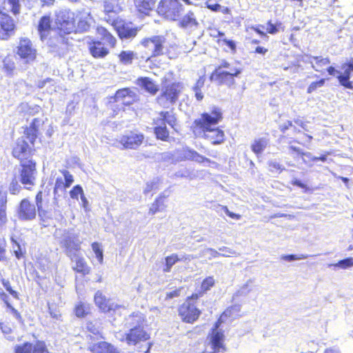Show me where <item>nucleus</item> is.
<instances>
[{"mask_svg": "<svg viewBox=\"0 0 353 353\" xmlns=\"http://www.w3.org/2000/svg\"><path fill=\"white\" fill-rule=\"evenodd\" d=\"M222 119V112L217 108L210 112L203 113L193 122V133L197 137L207 139L213 145L221 144L225 139V134L216 125Z\"/></svg>", "mask_w": 353, "mask_h": 353, "instance_id": "f257e3e1", "label": "nucleus"}, {"mask_svg": "<svg viewBox=\"0 0 353 353\" xmlns=\"http://www.w3.org/2000/svg\"><path fill=\"white\" fill-rule=\"evenodd\" d=\"M54 237L68 256H74V253L79 252L81 241L74 229L57 228L54 232Z\"/></svg>", "mask_w": 353, "mask_h": 353, "instance_id": "f03ea898", "label": "nucleus"}, {"mask_svg": "<svg viewBox=\"0 0 353 353\" xmlns=\"http://www.w3.org/2000/svg\"><path fill=\"white\" fill-rule=\"evenodd\" d=\"M241 72L242 68L239 63L222 60L213 72L212 77H216L221 83L232 85L234 83V78L238 77Z\"/></svg>", "mask_w": 353, "mask_h": 353, "instance_id": "7ed1b4c3", "label": "nucleus"}, {"mask_svg": "<svg viewBox=\"0 0 353 353\" xmlns=\"http://www.w3.org/2000/svg\"><path fill=\"white\" fill-rule=\"evenodd\" d=\"M183 6L178 0H161L157 12L168 20H176L183 12Z\"/></svg>", "mask_w": 353, "mask_h": 353, "instance_id": "20e7f679", "label": "nucleus"}, {"mask_svg": "<svg viewBox=\"0 0 353 353\" xmlns=\"http://www.w3.org/2000/svg\"><path fill=\"white\" fill-rule=\"evenodd\" d=\"M165 38L163 36H152L143 39L141 43L147 50L148 56L142 57L149 60L151 57H157L164 53Z\"/></svg>", "mask_w": 353, "mask_h": 353, "instance_id": "39448f33", "label": "nucleus"}, {"mask_svg": "<svg viewBox=\"0 0 353 353\" xmlns=\"http://www.w3.org/2000/svg\"><path fill=\"white\" fill-rule=\"evenodd\" d=\"M181 90L182 85L179 83L168 85L158 97V103L164 108H169L178 100L179 95Z\"/></svg>", "mask_w": 353, "mask_h": 353, "instance_id": "423d86ee", "label": "nucleus"}, {"mask_svg": "<svg viewBox=\"0 0 353 353\" xmlns=\"http://www.w3.org/2000/svg\"><path fill=\"white\" fill-rule=\"evenodd\" d=\"M20 181L26 189H30L35 183L37 170L35 163L32 160L21 163Z\"/></svg>", "mask_w": 353, "mask_h": 353, "instance_id": "0eeeda50", "label": "nucleus"}, {"mask_svg": "<svg viewBox=\"0 0 353 353\" xmlns=\"http://www.w3.org/2000/svg\"><path fill=\"white\" fill-rule=\"evenodd\" d=\"M223 341V332L219 329V324L216 323L210 334V342L203 353H223L225 351Z\"/></svg>", "mask_w": 353, "mask_h": 353, "instance_id": "6e6552de", "label": "nucleus"}, {"mask_svg": "<svg viewBox=\"0 0 353 353\" xmlns=\"http://www.w3.org/2000/svg\"><path fill=\"white\" fill-rule=\"evenodd\" d=\"M94 302L97 307L103 312L110 316L120 314L124 307L114 303L111 299H107L101 291H97L94 295Z\"/></svg>", "mask_w": 353, "mask_h": 353, "instance_id": "1a4fd4ad", "label": "nucleus"}, {"mask_svg": "<svg viewBox=\"0 0 353 353\" xmlns=\"http://www.w3.org/2000/svg\"><path fill=\"white\" fill-rule=\"evenodd\" d=\"M94 302L97 307L103 312L110 316L120 314L124 307L114 303L111 299H107L101 291H97L94 295Z\"/></svg>", "mask_w": 353, "mask_h": 353, "instance_id": "9d476101", "label": "nucleus"}, {"mask_svg": "<svg viewBox=\"0 0 353 353\" xmlns=\"http://www.w3.org/2000/svg\"><path fill=\"white\" fill-rule=\"evenodd\" d=\"M17 54L24 60L26 63H30L36 59L37 51L29 39L22 38L17 48Z\"/></svg>", "mask_w": 353, "mask_h": 353, "instance_id": "9b49d317", "label": "nucleus"}, {"mask_svg": "<svg viewBox=\"0 0 353 353\" xmlns=\"http://www.w3.org/2000/svg\"><path fill=\"white\" fill-rule=\"evenodd\" d=\"M61 176L56 178L54 187V200L57 201L60 196L64 194L65 190L74 182L72 174L67 170H60Z\"/></svg>", "mask_w": 353, "mask_h": 353, "instance_id": "f8f14e48", "label": "nucleus"}, {"mask_svg": "<svg viewBox=\"0 0 353 353\" xmlns=\"http://www.w3.org/2000/svg\"><path fill=\"white\" fill-rule=\"evenodd\" d=\"M112 24L117 30L119 37L121 39H131L134 38L139 29L131 22H125L121 20H112Z\"/></svg>", "mask_w": 353, "mask_h": 353, "instance_id": "ddd939ff", "label": "nucleus"}, {"mask_svg": "<svg viewBox=\"0 0 353 353\" xmlns=\"http://www.w3.org/2000/svg\"><path fill=\"white\" fill-rule=\"evenodd\" d=\"M116 337L121 341L124 339L128 345H136L141 341H146L149 339V334L143 330V328L132 329L129 333L123 334L118 332Z\"/></svg>", "mask_w": 353, "mask_h": 353, "instance_id": "4468645a", "label": "nucleus"}, {"mask_svg": "<svg viewBox=\"0 0 353 353\" xmlns=\"http://www.w3.org/2000/svg\"><path fill=\"white\" fill-rule=\"evenodd\" d=\"M57 23L59 28L65 33L71 32L75 28L74 14L70 10L59 11L57 15Z\"/></svg>", "mask_w": 353, "mask_h": 353, "instance_id": "2eb2a0df", "label": "nucleus"}, {"mask_svg": "<svg viewBox=\"0 0 353 353\" xmlns=\"http://www.w3.org/2000/svg\"><path fill=\"white\" fill-rule=\"evenodd\" d=\"M200 310L190 301L183 303L179 309V314L186 323H192L200 315Z\"/></svg>", "mask_w": 353, "mask_h": 353, "instance_id": "dca6fc26", "label": "nucleus"}, {"mask_svg": "<svg viewBox=\"0 0 353 353\" xmlns=\"http://www.w3.org/2000/svg\"><path fill=\"white\" fill-rule=\"evenodd\" d=\"M143 135L137 131L126 132L120 139V143L125 148L129 149L137 148L143 142Z\"/></svg>", "mask_w": 353, "mask_h": 353, "instance_id": "f3484780", "label": "nucleus"}, {"mask_svg": "<svg viewBox=\"0 0 353 353\" xmlns=\"http://www.w3.org/2000/svg\"><path fill=\"white\" fill-rule=\"evenodd\" d=\"M17 214L20 220L32 221L36 217L37 210L34 204L25 199L21 201Z\"/></svg>", "mask_w": 353, "mask_h": 353, "instance_id": "a211bd4d", "label": "nucleus"}, {"mask_svg": "<svg viewBox=\"0 0 353 353\" xmlns=\"http://www.w3.org/2000/svg\"><path fill=\"white\" fill-rule=\"evenodd\" d=\"M30 152L31 148L23 137L17 139L16 145L12 150V154L15 158L19 159L21 163L22 161H29L28 158Z\"/></svg>", "mask_w": 353, "mask_h": 353, "instance_id": "6ab92c4d", "label": "nucleus"}, {"mask_svg": "<svg viewBox=\"0 0 353 353\" xmlns=\"http://www.w3.org/2000/svg\"><path fill=\"white\" fill-rule=\"evenodd\" d=\"M341 68L343 70V73L342 74L340 72V74L337 76V79L342 85L353 90V81L349 80L350 74L353 72V59L343 63Z\"/></svg>", "mask_w": 353, "mask_h": 353, "instance_id": "aec40b11", "label": "nucleus"}, {"mask_svg": "<svg viewBox=\"0 0 353 353\" xmlns=\"http://www.w3.org/2000/svg\"><path fill=\"white\" fill-rule=\"evenodd\" d=\"M73 263L72 269L83 275L88 274L90 272V268L87 264L85 259L79 254V252L74 253V256H68Z\"/></svg>", "mask_w": 353, "mask_h": 353, "instance_id": "412c9836", "label": "nucleus"}, {"mask_svg": "<svg viewBox=\"0 0 353 353\" xmlns=\"http://www.w3.org/2000/svg\"><path fill=\"white\" fill-rule=\"evenodd\" d=\"M77 23V28L82 32L87 31L93 22L90 13L86 10L79 11L75 18V23Z\"/></svg>", "mask_w": 353, "mask_h": 353, "instance_id": "4be33fe9", "label": "nucleus"}, {"mask_svg": "<svg viewBox=\"0 0 353 353\" xmlns=\"http://www.w3.org/2000/svg\"><path fill=\"white\" fill-rule=\"evenodd\" d=\"M104 12L108 15L109 19H105L108 21H112L117 13L121 10L119 0H105Z\"/></svg>", "mask_w": 353, "mask_h": 353, "instance_id": "5701e85b", "label": "nucleus"}, {"mask_svg": "<svg viewBox=\"0 0 353 353\" xmlns=\"http://www.w3.org/2000/svg\"><path fill=\"white\" fill-rule=\"evenodd\" d=\"M144 318L141 313H133L126 319L125 327L130 330L132 329L143 328Z\"/></svg>", "mask_w": 353, "mask_h": 353, "instance_id": "b1692460", "label": "nucleus"}, {"mask_svg": "<svg viewBox=\"0 0 353 353\" xmlns=\"http://www.w3.org/2000/svg\"><path fill=\"white\" fill-rule=\"evenodd\" d=\"M179 25L183 28L188 30H194L198 27L199 23L194 12L189 11L179 21Z\"/></svg>", "mask_w": 353, "mask_h": 353, "instance_id": "393cba45", "label": "nucleus"}, {"mask_svg": "<svg viewBox=\"0 0 353 353\" xmlns=\"http://www.w3.org/2000/svg\"><path fill=\"white\" fill-rule=\"evenodd\" d=\"M0 26L2 30L7 32L12 33L15 28L14 20L11 17L6 14L3 13V10L0 9Z\"/></svg>", "mask_w": 353, "mask_h": 353, "instance_id": "a878e982", "label": "nucleus"}, {"mask_svg": "<svg viewBox=\"0 0 353 353\" xmlns=\"http://www.w3.org/2000/svg\"><path fill=\"white\" fill-rule=\"evenodd\" d=\"M89 350L92 353H118L112 345L103 341L90 345Z\"/></svg>", "mask_w": 353, "mask_h": 353, "instance_id": "bb28decb", "label": "nucleus"}, {"mask_svg": "<svg viewBox=\"0 0 353 353\" xmlns=\"http://www.w3.org/2000/svg\"><path fill=\"white\" fill-rule=\"evenodd\" d=\"M307 61L310 63L312 68L317 72H322L323 68L330 63L327 57L324 58L323 57L312 56H310Z\"/></svg>", "mask_w": 353, "mask_h": 353, "instance_id": "cd10ccee", "label": "nucleus"}, {"mask_svg": "<svg viewBox=\"0 0 353 353\" xmlns=\"http://www.w3.org/2000/svg\"><path fill=\"white\" fill-rule=\"evenodd\" d=\"M90 51L95 58H103L108 54V50L101 41H94L90 44Z\"/></svg>", "mask_w": 353, "mask_h": 353, "instance_id": "c85d7f7f", "label": "nucleus"}, {"mask_svg": "<svg viewBox=\"0 0 353 353\" xmlns=\"http://www.w3.org/2000/svg\"><path fill=\"white\" fill-rule=\"evenodd\" d=\"M185 157L187 159L192 160L200 163H206L208 164V165H210V164H216L215 162L211 161L209 159L205 158V157L199 154L196 151L190 149H187L185 150Z\"/></svg>", "mask_w": 353, "mask_h": 353, "instance_id": "c756f323", "label": "nucleus"}, {"mask_svg": "<svg viewBox=\"0 0 353 353\" xmlns=\"http://www.w3.org/2000/svg\"><path fill=\"white\" fill-rule=\"evenodd\" d=\"M269 145V139L265 137L254 140L251 145V149L256 155L261 154Z\"/></svg>", "mask_w": 353, "mask_h": 353, "instance_id": "7c9ffc66", "label": "nucleus"}, {"mask_svg": "<svg viewBox=\"0 0 353 353\" xmlns=\"http://www.w3.org/2000/svg\"><path fill=\"white\" fill-rule=\"evenodd\" d=\"M6 204L7 192L0 190V226L7 222Z\"/></svg>", "mask_w": 353, "mask_h": 353, "instance_id": "2f4dec72", "label": "nucleus"}, {"mask_svg": "<svg viewBox=\"0 0 353 353\" xmlns=\"http://www.w3.org/2000/svg\"><path fill=\"white\" fill-rule=\"evenodd\" d=\"M51 28V20L49 16H44L41 17L39 21L38 26V30L40 34V37L41 40H43L44 38L47 36V33L50 30Z\"/></svg>", "mask_w": 353, "mask_h": 353, "instance_id": "473e14b6", "label": "nucleus"}, {"mask_svg": "<svg viewBox=\"0 0 353 353\" xmlns=\"http://www.w3.org/2000/svg\"><path fill=\"white\" fill-rule=\"evenodd\" d=\"M157 0H135V6L140 12L147 14L155 5Z\"/></svg>", "mask_w": 353, "mask_h": 353, "instance_id": "72a5a7b5", "label": "nucleus"}, {"mask_svg": "<svg viewBox=\"0 0 353 353\" xmlns=\"http://www.w3.org/2000/svg\"><path fill=\"white\" fill-rule=\"evenodd\" d=\"M21 4L19 0H4L3 3V10L11 12L17 14L20 12Z\"/></svg>", "mask_w": 353, "mask_h": 353, "instance_id": "f704fd0d", "label": "nucleus"}, {"mask_svg": "<svg viewBox=\"0 0 353 353\" xmlns=\"http://www.w3.org/2000/svg\"><path fill=\"white\" fill-rule=\"evenodd\" d=\"M157 122H161L163 125L168 124L172 128H174L176 123V118L172 112H161L159 117L157 119Z\"/></svg>", "mask_w": 353, "mask_h": 353, "instance_id": "c9c22d12", "label": "nucleus"}, {"mask_svg": "<svg viewBox=\"0 0 353 353\" xmlns=\"http://www.w3.org/2000/svg\"><path fill=\"white\" fill-rule=\"evenodd\" d=\"M3 70L8 76H12L16 68L14 59L11 56L6 57L3 60Z\"/></svg>", "mask_w": 353, "mask_h": 353, "instance_id": "e433bc0d", "label": "nucleus"}, {"mask_svg": "<svg viewBox=\"0 0 353 353\" xmlns=\"http://www.w3.org/2000/svg\"><path fill=\"white\" fill-rule=\"evenodd\" d=\"M119 61L124 65H130L134 59H137V54L131 50H123L118 56Z\"/></svg>", "mask_w": 353, "mask_h": 353, "instance_id": "4c0bfd02", "label": "nucleus"}, {"mask_svg": "<svg viewBox=\"0 0 353 353\" xmlns=\"http://www.w3.org/2000/svg\"><path fill=\"white\" fill-rule=\"evenodd\" d=\"M139 85L151 94L158 91V86L148 77L141 78L139 80Z\"/></svg>", "mask_w": 353, "mask_h": 353, "instance_id": "58836bf2", "label": "nucleus"}, {"mask_svg": "<svg viewBox=\"0 0 353 353\" xmlns=\"http://www.w3.org/2000/svg\"><path fill=\"white\" fill-rule=\"evenodd\" d=\"M156 125L157 126L154 128V132L157 137L163 141L166 140L169 136V132L167 130L166 125L162 124L159 121L157 122V120H156Z\"/></svg>", "mask_w": 353, "mask_h": 353, "instance_id": "ea45409f", "label": "nucleus"}, {"mask_svg": "<svg viewBox=\"0 0 353 353\" xmlns=\"http://www.w3.org/2000/svg\"><path fill=\"white\" fill-rule=\"evenodd\" d=\"M86 328L90 334H92L97 338L102 337L100 323L97 321L88 323Z\"/></svg>", "mask_w": 353, "mask_h": 353, "instance_id": "a19ab883", "label": "nucleus"}, {"mask_svg": "<svg viewBox=\"0 0 353 353\" xmlns=\"http://www.w3.org/2000/svg\"><path fill=\"white\" fill-rule=\"evenodd\" d=\"M252 286L251 285V282L248 281L234 294L233 299H236L241 296H246L252 291Z\"/></svg>", "mask_w": 353, "mask_h": 353, "instance_id": "79ce46f5", "label": "nucleus"}, {"mask_svg": "<svg viewBox=\"0 0 353 353\" xmlns=\"http://www.w3.org/2000/svg\"><path fill=\"white\" fill-rule=\"evenodd\" d=\"M165 265L163 268L164 272H170L171 271L172 267L177 262L179 261L178 258V254H172L170 256H168L165 259Z\"/></svg>", "mask_w": 353, "mask_h": 353, "instance_id": "37998d69", "label": "nucleus"}, {"mask_svg": "<svg viewBox=\"0 0 353 353\" xmlns=\"http://www.w3.org/2000/svg\"><path fill=\"white\" fill-rule=\"evenodd\" d=\"M35 202L37 207L39 216L43 218L46 216V211L43 209V193L39 191L35 198Z\"/></svg>", "mask_w": 353, "mask_h": 353, "instance_id": "c03bdc74", "label": "nucleus"}, {"mask_svg": "<svg viewBox=\"0 0 353 353\" xmlns=\"http://www.w3.org/2000/svg\"><path fill=\"white\" fill-rule=\"evenodd\" d=\"M329 266H334L340 268L341 269H347L353 266V258L349 257L343 260L339 261L338 263L334 264H330Z\"/></svg>", "mask_w": 353, "mask_h": 353, "instance_id": "a18cd8bd", "label": "nucleus"}, {"mask_svg": "<svg viewBox=\"0 0 353 353\" xmlns=\"http://www.w3.org/2000/svg\"><path fill=\"white\" fill-rule=\"evenodd\" d=\"M130 95V90L129 88H123L119 90L115 94V101L119 102L121 101L123 103L126 97H129Z\"/></svg>", "mask_w": 353, "mask_h": 353, "instance_id": "49530a36", "label": "nucleus"}, {"mask_svg": "<svg viewBox=\"0 0 353 353\" xmlns=\"http://www.w3.org/2000/svg\"><path fill=\"white\" fill-rule=\"evenodd\" d=\"M88 311L89 305L86 303H80L75 307V314L78 317H83Z\"/></svg>", "mask_w": 353, "mask_h": 353, "instance_id": "de8ad7c7", "label": "nucleus"}, {"mask_svg": "<svg viewBox=\"0 0 353 353\" xmlns=\"http://www.w3.org/2000/svg\"><path fill=\"white\" fill-rule=\"evenodd\" d=\"M161 201V196L158 197L156 201L152 204V205L150 208L149 210V214H154L158 211H163L165 208V205H163V207L161 208V205H159V203Z\"/></svg>", "mask_w": 353, "mask_h": 353, "instance_id": "09e8293b", "label": "nucleus"}, {"mask_svg": "<svg viewBox=\"0 0 353 353\" xmlns=\"http://www.w3.org/2000/svg\"><path fill=\"white\" fill-rule=\"evenodd\" d=\"M92 249L94 252L96 257L99 262L101 264L103 261V250L101 248V245L99 243L94 242L92 244Z\"/></svg>", "mask_w": 353, "mask_h": 353, "instance_id": "8fccbe9b", "label": "nucleus"}, {"mask_svg": "<svg viewBox=\"0 0 353 353\" xmlns=\"http://www.w3.org/2000/svg\"><path fill=\"white\" fill-rule=\"evenodd\" d=\"M201 255L210 260L213 258L220 256L221 253L212 248H205L202 251Z\"/></svg>", "mask_w": 353, "mask_h": 353, "instance_id": "3c124183", "label": "nucleus"}, {"mask_svg": "<svg viewBox=\"0 0 353 353\" xmlns=\"http://www.w3.org/2000/svg\"><path fill=\"white\" fill-rule=\"evenodd\" d=\"M159 179L156 178L152 179L151 181H148L146 183V186L144 189V193L147 194L152 190H157L159 188Z\"/></svg>", "mask_w": 353, "mask_h": 353, "instance_id": "603ef678", "label": "nucleus"}, {"mask_svg": "<svg viewBox=\"0 0 353 353\" xmlns=\"http://www.w3.org/2000/svg\"><path fill=\"white\" fill-rule=\"evenodd\" d=\"M83 194V188L79 185L74 186L70 192V197L73 199H78L79 196L81 197Z\"/></svg>", "mask_w": 353, "mask_h": 353, "instance_id": "864d4df0", "label": "nucleus"}, {"mask_svg": "<svg viewBox=\"0 0 353 353\" xmlns=\"http://www.w3.org/2000/svg\"><path fill=\"white\" fill-rule=\"evenodd\" d=\"M32 353H49L43 342L38 341L32 347Z\"/></svg>", "mask_w": 353, "mask_h": 353, "instance_id": "5fc2aeb1", "label": "nucleus"}, {"mask_svg": "<svg viewBox=\"0 0 353 353\" xmlns=\"http://www.w3.org/2000/svg\"><path fill=\"white\" fill-rule=\"evenodd\" d=\"M214 284V279L213 277L209 276L203 280L201 283V290L203 292H206L210 289Z\"/></svg>", "mask_w": 353, "mask_h": 353, "instance_id": "6e6d98bb", "label": "nucleus"}, {"mask_svg": "<svg viewBox=\"0 0 353 353\" xmlns=\"http://www.w3.org/2000/svg\"><path fill=\"white\" fill-rule=\"evenodd\" d=\"M307 257V256L304 255V254H300V255L289 254V255H282L281 259L282 260H284L286 261H296V260L305 259Z\"/></svg>", "mask_w": 353, "mask_h": 353, "instance_id": "4d7b16f0", "label": "nucleus"}, {"mask_svg": "<svg viewBox=\"0 0 353 353\" xmlns=\"http://www.w3.org/2000/svg\"><path fill=\"white\" fill-rule=\"evenodd\" d=\"M241 310V305H234L233 306H231L228 309H227L224 312L223 314L225 316H233L235 314H237Z\"/></svg>", "mask_w": 353, "mask_h": 353, "instance_id": "13d9d810", "label": "nucleus"}, {"mask_svg": "<svg viewBox=\"0 0 353 353\" xmlns=\"http://www.w3.org/2000/svg\"><path fill=\"white\" fill-rule=\"evenodd\" d=\"M325 83V79H321L318 81L312 82L307 88V92L312 93L316 90L318 88L322 87Z\"/></svg>", "mask_w": 353, "mask_h": 353, "instance_id": "bf43d9fd", "label": "nucleus"}, {"mask_svg": "<svg viewBox=\"0 0 353 353\" xmlns=\"http://www.w3.org/2000/svg\"><path fill=\"white\" fill-rule=\"evenodd\" d=\"M16 353H32V345L30 343H25L16 349Z\"/></svg>", "mask_w": 353, "mask_h": 353, "instance_id": "052dcab7", "label": "nucleus"}, {"mask_svg": "<svg viewBox=\"0 0 353 353\" xmlns=\"http://www.w3.org/2000/svg\"><path fill=\"white\" fill-rule=\"evenodd\" d=\"M269 170L272 172H280L283 168L281 165L275 161H270L268 163Z\"/></svg>", "mask_w": 353, "mask_h": 353, "instance_id": "680f3d73", "label": "nucleus"}, {"mask_svg": "<svg viewBox=\"0 0 353 353\" xmlns=\"http://www.w3.org/2000/svg\"><path fill=\"white\" fill-rule=\"evenodd\" d=\"M219 251L223 252V253H221L220 256H224V257H229L231 255H235L236 254V252L234 250H232L230 248L225 247V246L219 248Z\"/></svg>", "mask_w": 353, "mask_h": 353, "instance_id": "e2e57ef3", "label": "nucleus"}, {"mask_svg": "<svg viewBox=\"0 0 353 353\" xmlns=\"http://www.w3.org/2000/svg\"><path fill=\"white\" fill-rule=\"evenodd\" d=\"M21 190V186L19 185L18 182L13 180L10 185L9 191L12 194H17Z\"/></svg>", "mask_w": 353, "mask_h": 353, "instance_id": "0e129e2a", "label": "nucleus"}, {"mask_svg": "<svg viewBox=\"0 0 353 353\" xmlns=\"http://www.w3.org/2000/svg\"><path fill=\"white\" fill-rule=\"evenodd\" d=\"M103 42L108 43L110 47H114L117 39L114 37L110 32L106 34L103 39H102Z\"/></svg>", "mask_w": 353, "mask_h": 353, "instance_id": "69168bd1", "label": "nucleus"}, {"mask_svg": "<svg viewBox=\"0 0 353 353\" xmlns=\"http://www.w3.org/2000/svg\"><path fill=\"white\" fill-rule=\"evenodd\" d=\"M281 26V23H279L276 25H274L270 21H269L267 23L266 30L268 33L274 34L278 32V27Z\"/></svg>", "mask_w": 353, "mask_h": 353, "instance_id": "338daca9", "label": "nucleus"}, {"mask_svg": "<svg viewBox=\"0 0 353 353\" xmlns=\"http://www.w3.org/2000/svg\"><path fill=\"white\" fill-rule=\"evenodd\" d=\"M12 241L14 243L12 245V249L15 254V256H17V259H20L22 256V252L21 250L20 245L17 241H14L13 238H12Z\"/></svg>", "mask_w": 353, "mask_h": 353, "instance_id": "774afa93", "label": "nucleus"}]
</instances>
